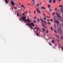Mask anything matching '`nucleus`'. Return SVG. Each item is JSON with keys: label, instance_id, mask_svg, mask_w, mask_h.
<instances>
[{"label": "nucleus", "instance_id": "1", "mask_svg": "<svg viewBox=\"0 0 63 63\" xmlns=\"http://www.w3.org/2000/svg\"><path fill=\"white\" fill-rule=\"evenodd\" d=\"M21 19H22L23 21H27V23H29L30 22H31V21L29 20V18H28V19H26V17L25 16H23L21 17Z\"/></svg>", "mask_w": 63, "mask_h": 63}, {"label": "nucleus", "instance_id": "2", "mask_svg": "<svg viewBox=\"0 0 63 63\" xmlns=\"http://www.w3.org/2000/svg\"><path fill=\"white\" fill-rule=\"evenodd\" d=\"M56 18H57V16H55L54 17V19H55L54 22L57 24H59V21L57 20Z\"/></svg>", "mask_w": 63, "mask_h": 63}, {"label": "nucleus", "instance_id": "3", "mask_svg": "<svg viewBox=\"0 0 63 63\" xmlns=\"http://www.w3.org/2000/svg\"><path fill=\"white\" fill-rule=\"evenodd\" d=\"M26 25L27 26H32L33 27H34V24L33 23H29L28 24H26Z\"/></svg>", "mask_w": 63, "mask_h": 63}, {"label": "nucleus", "instance_id": "4", "mask_svg": "<svg viewBox=\"0 0 63 63\" xmlns=\"http://www.w3.org/2000/svg\"><path fill=\"white\" fill-rule=\"evenodd\" d=\"M58 32L59 34H61L62 33V31L61 30H58Z\"/></svg>", "mask_w": 63, "mask_h": 63}, {"label": "nucleus", "instance_id": "5", "mask_svg": "<svg viewBox=\"0 0 63 63\" xmlns=\"http://www.w3.org/2000/svg\"><path fill=\"white\" fill-rule=\"evenodd\" d=\"M11 4L12 5V6H14L15 5V2L13 1H12L11 2Z\"/></svg>", "mask_w": 63, "mask_h": 63}, {"label": "nucleus", "instance_id": "6", "mask_svg": "<svg viewBox=\"0 0 63 63\" xmlns=\"http://www.w3.org/2000/svg\"><path fill=\"white\" fill-rule=\"evenodd\" d=\"M36 10L37 12L39 13V14H41V12H40V11L39 10L38 8H36Z\"/></svg>", "mask_w": 63, "mask_h": 63}, {"label": "nucleus", "instance_id": "7", "mask_svg": "<svg viewBox=\"0 0 63 63\" xmlns=\"http://www.w3.org/2000/svg\"><path fill=\"white\" fill-rule=\"evenodd\" d=\"M57 25H60V26H62L63 25V23L62 22V23H61V24H60L59 22V24H57Z\"/></svg>", "mask_w": 63, "mask_h": 63}, {"label": "nucleus", "instance_id": "8", "mask_svg": "<svg viewBox=\"0 0 63 63\" xmlns=\"http://www.w3.org/2000/svg\"><path fill=\"white\" fill-rule=\"evenodd\" d=\"M57 29L58 30L61 29V28L58 25L57 26Z\"/></svg>", "mask_w": 63, "mask_h": 63}, {"label": "nucleus", "instance_id": "9", "mask_svg": "<svg viewBox=\"0 0 63 63\" xmlns=\"http://www.w3.org/2000/svg\"><path fill=\"white\" fill-rule=\"evenodd\" d=\"M35 29H36V30H37L38 31H40V29H39L38 28V27H35Z\"/></svg>", "mask_w": 63, "mask_h": 63}, {"label": "nucleus", "instance_id": "10", "mask_svg": "<svg viewBox=\"0 0 63 63\" xmlns=\"http://www.w3.org/2000/svg\"><path fill=\"white\" fill-rule=\"evenodd\" d=\"M56 15V16H58V17H60V15H59V14H58V13H57Z\"/></svg>", "mask_w": 63, "mask_h": 63}, {"label": "nucleus", "instance_id": "11", "mask_svg": "<svg viewBox=\"0 0 63 63\" xmlns=\"http://www.w3.org/2000/svg\"><path fill=\"white\" fill-rule=\"evenodd\" d=\"M55 36L56 38H58V39H59V36H58L56 34L55 35Z\"/></svg>", "mask_w": 63, "mask_h": 63}, {"label": "nucleus", "instance_id": "12", "mask_svg": "<svg viewBox=\"0 0 63 63\" xmlns=\"http://www.w3.org/2000/svg\"><path fill=\"white\" fill-rule=\"evenodd\" d=\"M6 3V4H8V1L9 0H4Z\"/></svg>", "mask_w": 63, "mask_h": 63}, {"label": "nucleus", "instance_id": "13", "mask_svg": "<svg viewBox=\"0 0 63 63\" xmlns=\"http://www.w3.org/2000/svg\"><path fill=\"white\" fill-rule=\"evenodd\" d=\"M61 11L62 13H63V7L61 8Z\"/></svg>", "mask_w": 63, "mask_h": 63}, {"label": "nucleus", "instance_id": "14", "mask_svg": "<svg viewBox=\"0 0 63 63\" xmlns=\"http://www.w3.org/2000/svg\"><path fill=\"white\" fill-rule=\"evenodd\" d=\"M59 7L60 8V7H61L62 8H63V6H62V5H60L59 6Z\"/></svg>", "mask_w": 63, "mask_h": 63}, {"label": "nucleus", "instance_id": "15", "mask_svg": "<svg viewBox=\"0 0 63 63\" xmlns=\"http://www.w3.org/2000/svg\"><path fill=\"white\" fill-rule=\"evenodd\" d=\"M42 26H43L44 27H45V28H46V26H45V25H44V24H42Z\"/></svg>", "mask_w": 63, "mask_h": 63}, {"label": "nucleus", "instance_id": "16", "mask_svg": "<svg viewBox=\"0 0 63 63\" xmlns=\"http://www.w3.org/2000/svg\"><path fill=\"white\" fill-rule=\"evenodd\" d=\"M41 8L43 9H46V8L44 6H42Z\"/></svg>", "mask_w": 63, "mask_h": 63}, {"label": "nucleus", "instance_id": "17", "mask_svg": "<svg viewBox=\"0 0 63 63\" xmlns=\"http://www.w3.org/2000/svg\"><path fill=\"white\" fill-rule=\"evenodd\" d=\"M56 2V0H53V3H55Z\"/></svg>", "mask_w": 63, "mask_h": 63}, {"label": "nucleus", "instance_id": "18", "mask_svg": "<svg viewBox=\"0 0 63 63\" xmlns=\"http://www.w3.org/2000/svg\"><path fill=\"white\" fill-rule=\"evenodd\" d=\"M54 32L56 34L57 33V32H56V30H54Z\"/></svg>", "mask_w": 63, "mask_h": 63}, {"label": "nucleus", "instance_id": "19", "mask_svg": "<svg viewBox=\"0 0 63 63\" xmlns=\"http://www.w3.org/2000/svg\"><path fill=\"white\" fill-rule=\"evenodd\" d=\"M42 30H43V31H44V32L46 31V30L44 28H42Z\"/></svg>", "mask_w": 63, "mask_h": 63}, {"label": "nucleus", "instance_id": "20", "mask_svg": "<svg viewBox=\"0 0 63 63\" xmlns=\"http://www.w3.org/2000/svg\"><path fill=\"white\" fill-rule=\"evenodd\" d=\"M29 28H31V29H33V27H32L31 26H29Z\"/></svg>", "mask_w": 63, "mask_h": 63}, {"label": "nucleus", "instance_id": "21", "mask_svg": "<svg viewBox=\"0 0 63 63\" xmlns=\"http://www.w3.org/2000/svg\"><path fill=\"white\" fill-rule=\"evenodd\" d=\"M33 22H34V23H36V22H37L35 20H33Z\"/></svg>", "mask_w": 63, "mask_h": 63}, {"label": "nucleus", "instance_id": "22", "mask_svg": "<svg viewBox=\"0 0 63 63\" xmlns=\"http://www.w3.org/2000/svg\"><path fill=\"white\" fill-rule=\"evenodd\" d=\"M52 2V0H50L49 1V2L50 3H51Z\"/></svg>", "mask_w": 63, "mask_h": 63}, {"label": "nucleus", "instance_id": "23", "mask_svg": "<svg viewBox=\"0 0 63 63\" xmlns=\"http://www.w3.org/2000/svg\"><path fill=\"white\" fill-rule=\"evenodd\" d=\"M44 24H46L47 23L46 21H44Z\"/></svg>", "mask_w": 63, "mask_h": 63}, {"label": "nucleus", "instance_id": "24", "mask_svg": "<svg viewBox=\"0 0 63 63\" xmlns=\"http://www.w3.org/2000/svg\"><path fill=\"white\" fill-rule=\"evenodd\" d=\"M37 21H38V22H40V21H39V19H37Z\"/></svg>", "mask_w": 63, "mask_h": 63}, {"label": "nucleus", "instance_id": "25", "mask_svg": "<svg viewBox=\"0 0 63 63\" xmlns=\"http://www.w3.org/2000/svg\"><path fill=\"white\" fill-rule=\"evenodd\" d=\"M41 21L42 22V23H43L44 22V20H42Z\"/></svg>", "mask_w": 63, "mask_h": 63}, {"label": "nucleus", "instance_id": "26", "mask_svg": "<svg viewBox=\"0 0 63 63\" xmlns=\"http://www.w3.org/2000/svg\"><path fill=\"white\" fill-rule=\"evenodd\" d=\"M50 21L51 22H52V21H53V20L52 19H51L50 20Z\"/></svg>", "mask_w": 63, "mask_h": 63}, {"label": "nucleus", "instance_id": "27", "mask_svg": "<svg viewBox=\"0 0 63 63\" xmlns=\"http://www.w3.org/2000/svg\"><path fill=\"white\" fill-rule=\"evenodd\" d=\"M57 9L56 8L54 9V11H57Z\"/></svg>", "mask_w": 63, "mask_h": 63}, {"label": "nucleus", "instance_id": "28", "mask_svg": "<svg viewBox=\"0 0 63 63\" xmlns=\"http://www.w3.org/2000/svg\"><path fill=\"white\" fill-rule=\"evenodd\" d=\"M54 15H55V12H54L52 14V15H53V16H54Z\"/></svg>", "mask_w": 63, "mask_h": 63}, {"label": "nucleus", "instance_id": "29", "mask_svg": "<svg viewBox=\"0 0 63 63\" xmlns=\"http://www.w3.org/2000/svg\"><path fill=\"white\" fill-rule=\"evenodd\" d=\"M47 23L48 24H49H49H50V22H47Z\"/></svg>", "mask_w": 63, "mask_h": 63}, {"label": "nucleus", "instance_id": "30", "mask_svg": "<svg viewBox=\"0 0 63 63\" xmlns=\"http://www.w3.org/2000/svg\"><path fill=\"white\" fill-rule=\"evenodd\" d=\"M43 18L45 20H47V18L45 17Z\"/></svg>", "mask_w": 63, "mask_h": 63}, {"label": "nucleus", "instance_id": "31", "mask_svg": "<svg viewBox=\"0 0 63 63\" xmlns=\"http://www.w3.org/2000/svg\"><path fill=\"white\" fill-rule=\"evenodd\" d=\"M36 34L37 36H39V34L38 33H36Z\"/></svg>", "mask_w": 63, "mask_h": 63}, {"label": "nucleus", "instance_id": "32", "mask_svg": "<svg viewBox=\"0 0 63 63\" xmlns=\"http://www.w3.org/2000/svg\"><path fill=\"white\" fill-rule=\"evenodd\" d=\"M48 31L47 30L46 31V33H48Z\"/></svg>", "mask_w": 63, "mask_h": 63}, {"label": "nucleus", "instance_id": "33", "mask_svg": "<svg viewBox=\"0 0 63 63\" xmlns=\"http://www.w3.org/2000/svg\"><path fill=\"white\" fill-rule=\"evenodd\" d=\"M48 8H50V5L49 4L48 5Z\"/></svg>", "mask_w": 63, "mask_h": 63}, {"label": "nucleus", "instance_id": "34", "mask_svg": "<svg viewBox=\"0 0 63 63\" xmlns=\"http://www.w3.org/2000/svg\"><path fill=\"white\" fill-rule=\"evenodd\" d=\"M52 43H54V40H52Z\"/></svg>", "mask_w": 63, "mask_h": 63}, {"label": "nucleus", "instance_id": "35", "mask_svg": "<svg viewBox=\"0 0 63 63\" xmlns=\"http://www.w3.org/2000/svg\"><path fill=\"white\" fill-rule=\"evenodd\" d=\"M19 16V14H18L17 13V16Z\"/></svg>", "mask_w": 63, "mask_h": 63}, {"label": "nucleus", "instance_id": "36", "mask_svg": "<svg viewBox=\"0 0 63 63\" xmlns=\"http://www.w3.org/2000/svg\"><path fill=\"white\" fill-rule=\"evenodd\" d=\"M19 20H20V21H22V19H21L19 18Z\"/></svg>", "mask_w": 63, "mask_h": 63}, {"label": "nucleus", "instance_id": "37", "mask_svg": "<svg viewBox=\"0 0 63 63\" xmlns=\"http://www.w3.org/2000/svg\"><path fill=\"white\" fill-rule=\"evenodd\" d=\"M32 2L33 3H35V0H32Z\"/></svg>", "mask_w": 63, "mask_h": 63}, {"label": "nucleus", "instance_id": "38", "mask_svg": "<svg viewBox=\"0 0 63 63\" xmlns=\"http://www.w3.org/2000/svg\"><path fill=\"white\" fill-rule=\"evenodd\" d=\"M51 30H53V29L52 28V27H51Z\"/></svg>", "mask_w": 63, "mask_h": 63}, {"label": "nucleus", "instance_id": "39", "mask_svg": "<svg viewBox=\"0 0 63 63\" xmlns=\"http://www.w3.org/2000/svg\"><path fill=\"white\" fill-rule=\"evenodd\" d=\"M22 15H23V16H25V14H24V13H23Z\"/></svg>", "mask_w": 63, "mask_h": 63}, {"label": "nucleus", "instance_id": "40", "mask_svg": "<svg viewBox=\"0 0 63 63\" xmlns=\"http://www.w3.org/2000/svg\"><path fill=\"white\" fill-rule=\"evenodd\" d=\"M21 6L23 8L24 7V5H22Z\"/></svg>", "mask_w": 63, "mask_h": 63}, {"label": "nucleus", "instance_id": "41", "mask_svg": "<svg viewBox=\"0 0 63 63\" xmlns=\"http://www.w3.org/2000/svg\"><path fill=\"white\" fill-rule=\"evenodd\" d=\"M50 12H51V9H49Z\"/></svg>", "mask_w": 63, "mask_h": 63}, {"label": "nucleus", "instance_id": "42", "mask_svg": "<svg viewBox=\"0 0 63 63\" xmlns=\"http://www.w3.org/2000/svg\"><path fill=\"white\" fill-rule=\"evenodd\" d=\"M57 41H59V40L58 39H57Z\"/></svg>", "mask_w": 63, "mask_h": 63}, {"label": "nucleus", "instance_id": "43", "mask_svg": "<svg viewBox=\"0 0 63 63\" xmlns=\"http://www.w3.org/2000/svg\"><path fill=\"white\" fill-rule=\"evenodd\" d=\"M49 45H50V46H51V44L50 43H49Z\"/></svg>", "mask_w": 63, "mask_h": 63}, {"label": "nucleus", "instance_id": "44", "mask_svg": "<svg viewBox=\"0 0 63 63\" xmlns=\"http://www.w3.org/2000/svg\"><path fill=\"white\" fill-rule=\"evenodd\" d=\"M37 6H39V4H36Z\"/></svg>", "mask_w": 63, "mask_h": 63}, {"label": "nucleus", "instance_id": "45", "mask_svg": "<svg viewBox=\"0 0 63 63\" xmlns=\"http://www.w3.org/2000/svg\"><path fill=\"white\" fill-rule=\"evenodd\" d=\"M42 20V19L41 18H40V20H41V21Z\"/></svg>", "mask_w": 63, "mask_h": 63}, {"label": "nucleus", "instance_id": "46", "mask_svg": "<svg viewBox=\"0 0 63 63\" xmlns=\"http://www.w3.org/2000/svg\"><path fill=\"white\" fill-rule=\"evenodd\" d=\"M43 15L45 16V17H46V15H45V14H43Z\"/></svg>", "mask_w": 63, "mask_h": 63}, {"label": "nucleus", "instance_id": "47", "mask_svg": "<svg viewBox=\"0 0 63 63\" xmlns=\"http://www.w3.org/2000/svg\"><path fill=\"white\" fill-rule=\"evenodd\" d=\"M16 7L15 6L14 7V8L15 9H16Z\"/></svg>", "mask_w": 63, "mask_h": 63}, {"label": "nucleus", "instance_id": "48", "mask_svg": "<svg viewBox=\"0 0 63 63\" xmlns=\"http://www.w3.org/2000/svg\"><path fill=\"white\" fill-rule=\"evenodd\" d=\"M35 13H36V12H35V11H33V13H34V14H35Z\"/></svg>", "mask_w": 63, "mask_h": 63}, {"label": "nucleus", "instance_id": "49", "mask_svg": "<svg viewBox=\"0 0 63 63\" xmlns=\"http://www.w3.org/2000/svg\"><path fill=\"white\" fill-rule=\"evenodd\" d=\"M61 39H63V37H62V36H61Z\"/></svg>", "mask_w": 63, "mask_h": 63}, {"label": "nucleus", "instance_id": "50", "mask_svg": "<svg viewBox=\"0 0 63 63\" xmlns=\"http://www.w3.org/2000/svg\"><path fill=\"white\" fill-rule=\"evenodd\" d=\"M47 21H49V20H48V19H47Z\"/></svg>", "mask_w": 63, "mask_h": 63}, {"label": "nucleus", "instance_id": "51", "mask_svg": "<svg viewBox=\"0 0 63 63\" xmlns=\"http://www.w3.org/2000/svg\"><path fill=\"white\" fill-rule=\"evenodd\" d=\"M58 1H60V0H57Z\"/></svg>", "mask_w": 63, "mask_h": 63}, {"label": "nucleus", "instance_id": "52", "mask_svg": "<svg viewBox=\"0 0 63 63\" xmlns=\"http://www.w3.org/2000/svg\"><path fill=\"white\" fill-rule=\"evenodd\" d=\"M28 5H30V4L29 3L28 4Z\"/></svg>", "mask_w": 63, "mask_h": 63}, {"label": "nucleus", "instance_id": "53", "mask_svg": "<svg viewBox=\"0 0 63 63\" xmlns=\"http://www.w3.org/2000/svg\"><path fill=\"white\" fill-rule=\"evenodd\" d=\"M19 5H20V3H19Z\"/></svg>", "mask_w": 63, "mask_h": 63}, {"label": "nucleus", "instance_id": "54", "mask_svg": "<svg viewBox=\"0 0 63 63\" xmlns=\"http://www.w3.org/2000/svg\"><path fill=\"white\" fill-rule=\"evenodd\" d=\"M25 7H24V9H25Z\"/></svg>", "mask_w": 63, "mask_h": 63}, {"label": "nucleus", "instance_id": "55", "mask_svg": "<svg viewBox=\"0 0 63 63\" xmlns=\"http://www.w3.org/2000/svg\"><path fill=\"white\" fill-rule=\"evenodd\" d=\"M53 48H55V47H53Z\"/></svg>", "mask_w": 63, "mask_h": 63}, {"label": "nucleus", "instance_id": "56", "mask_svg": "<svg viewBox=\"0 0 63 63\" xmlns=\"http://www.w3.org/2000/svg\"><path fill=\"white\" fill-rule=\"evenodd\" d=\"M25 12L26 13H27V12H26V11H25Z\"/></svg>", "mask_w": 63, "mask_h": 63}, {"label": "nucleus", "instance_id": "57", "mask_svg": "<svg viewBox=\"0 0 63 63\" xmlns=\"http://www.w3.org/2000/svg\"><path fill=\"white\" fill-rule=\"evenodd\" d=\"M30 17H31V16H32L30 15Z\"/></svg>", "mask_w": 63, "mask_h": 63}, {"label": "nucleus", "instance_id": "58", "mask_svg": "<svg viewBox=\"0 0 63 63\" xmlns=\"http://www.w3.org/2000/svg\"><path fill=\"white\" fill-rule=\"evenodd\" d=\"M37 32H38V31H36V33H37Z\"/></svg>", "mask_w": 63, "mask_h": 63}, {"label": "nucleus", "instance_id": "59", "mask_svg": "<svg viewBox=\"0 0 63 63\" xmlns=\"http://www.w3.org/2000/svg\"><path fill=\"white\" fill-rule=\"evenodd\" d=\"M28 13H30V12H29Z\"/></svg>", "mask_w": 63, "mask_h": 63}, {"label": "nucleus", "instance_id": "60", "mask_svg": "<svg viewBox=\"0 0 63 63\" xmlns=\"http://www.w3.org/2000/svg\"><path fill=\"white\" fill-rule=\"evenodd\" d=\"M47 13L49 14H50L49 13H48V12H47Z\"/></svg>", "mask_w": 63, "mask_h": 63}, {"label": "nucleus", "instance_id": "61", "mask_svg": "<svg viewBox=\"0 0 63 63\" xmlns=\"http://www.w3.org/2000/svg\"><path fill=\"white\" fill-rule=\"evenodd\" d=\"M33 5H34V3H33Z\"/></svg>", "mask_w": 63, "mask_h": 63}, {"label": "nucleus", "instance_id": "62", "mask_svg": "<svg viewBox=\"0 0 63 63\" xmlns=\"http://www.w3.org/2000/svg\"><path fill=\"white\" fill-rule=\"evenodd\" d=\"M20 16H21V15H20Z\"/></svg>", "mask_w": 63, "mask_h": 63}, {"label": "nucleus", "instance_id": "63", "mask_svg": "<svg viewBox=\"0 0 63 63\" xmlns=\"http://www.w3.org/2000/svg\"><path fill=\"white\" fill-rule=\"evenodd\" d=\"M46 17H48V16H47Z\"/></svg>", "mask_w": 63, "mask_h": 63}, {"label": "nucleus", "instance_id": "64", "mask_svg": "<svg viewBox=\"0 0 63 63\" xmlns=\"http://www.w3.org/2000/svg\"><path fill=\"white\" fill-rule=\"evenodd\" d=\"M48 8L49 9V7H48Z\"/></svg>", "mask_w": 63, "mask_h": 63}]
</instances>
